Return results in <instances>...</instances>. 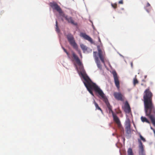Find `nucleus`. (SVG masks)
<instances>
[{
    "instance_id": "3",
    "label": "nucleus",
    "mask_w": 155,
    "mask_h": 155,
    "mask_svg": "<svg viewBox=\"0 0 155 155\" xmlns=\"http://www.w3.org/2000/svg\"><path fill=\"white\" fill-rule=\"evenodd\" d=\"M103 101L106 104L108 110L110 114L111 113L113 118L114 120L116 122L119 127H121V126L120 121L119 118L117 115L115 114L113 111L112 109V106L110 105L108 102V100L107 98L105 96L103 99Z\"/></svg>"
},
{
    "instance_id": "21",
    "label": "nucleus",
    "mask_w": 155,
    "mask_h": 155,
    "mask_svg": "<svg viewBox=\"0 0 155 155\" xmlns=\"http://www.w3.org/2000/svg\"><path fill=\"white\" fill-rule=\"evenodd\" d=\"M138 83V81L136 78L135 77V78L133 80V84L134 86H135L136 84H137Z\"/></svg>"
},
{
    "instance_id": "15",
    "label": "nucleus",
    "mask_w": 155,
    "mask_h": 155,
    "mask_svg": "<svg viewBox=\"0 0 155 155\" xmlns=\"http://www.w3.org/2000/svg\"><path fill=\"white\" fill-rule=\"evenodd\" d=\"M141 120L143 122H146L147 123L150 124V122L149 120L145 117L142 116L141 117Z\"/></svg>"
},
{
    "instance_id": "9",
    "label": "nucleus",
    "mask_w": 155,
    "mask_h": 155,
    "mask_svg": "<svg viewBox=\"0 0 155 155\" xmlns=\"http://www.w3.org/2000/svg\"><path fill=\"white\" fill-rule=\"evenodd\" d=\"M97 52H94L93 55L95 58V62L97 64L98 68L100 69H102V67L101 64L100 62L99 59L98 58L97 56Z\"/></svg>"
},
{
    "instance_id": "5",
    "label": "nucleus",
    "mask_w": 155,
    "mask_h": 155,
    "mask_svg": "<svg viewBox=\"0 0 155 155\" xmlns=\"http://www.w3.org/2000/svg\"><path fill=\"white\" fill-rule=\"evenodd\" d=\"M51 7L53 9L56 10L61 15H64V13L62 12L61 8L60 6L55 2H51L49 4Z\"/></svg>"
},
{
    "instance_id": "12",
    "label": "nucleus",
    "mask_w": 155,
    "mask_h": 155,
    "mask_svg": "<svg viewBox=\"0 0 155 155\" xmlns=\"http://www.w3.org/2000/svg\"><path fill=\"white\" fill-rule=\"evenodd\" d=\"M124 110L126 113L128 114L131 111L130 105L127 101H126L124 104Z\"/></svg>"
},
{
    "instance_id": "25",
    "label": "nucleus",
    "mask_w": 155,
    "mask_h": 155,
    "mask_svg": "<svg viewBox=\"0 0 155 155\" xmlns=\"http://www.w3.org/2000/svg\"><path fill=\"white\" fill-rule=\"evenodd\" d=\"M119 4H123V0H121L120 1H119L118 2Z\"/></svg>"
},
{
    "instance_id": "30",
    "label": "nucleus",
    "mask_w": 155,
    "mask_h": 155,
    "mask_svg": "<svg viewBox=\"0 0 155 155\" xmlns=\"http://www.w3.org/2000/svg\"><path fill=\"white\" fill-rule=\"evenodd\" d=\"M151 129L153 131H154V130H155L152 127H151Z\"/></svg>"
},
{
    "instance_id": "29",
    "label": "nucleus",
    "mask_w": 155,
    "mask_h": 155,
    "mask_svg": "<svg viewBox=\"0 0 155 155\" xmlns=\"http://www.w3.org/2000/svg\"><path fill=\"white\" fill-rule=\"evenodd\" d=\"M79 53L80 54V56H82L81 53V52L80 51H79Z\"/></svg>"
},
{
    "instance_id": "6",
    "label": "nucleus",
    "mask_w": 155,
    "mask_h": 155,
    "mask_svg": "<svg viewBox=\"0 0 155 155\" xmlns=\"http://www.w3.org/2000/svg\"><path fill=\"white\" fill-rule=\"evenodd\" d=\"M139 143V155H145L144 152L143 145L141 141L139 139H138Z\"/></svg>"
},
{
    "instance_id": "22",
    "label": "nucleus",
    "mask_w": 155,
    "mask_h": 155,
    "mask_svg": "<svg viewBox=\"0 0 155 155\" xmlns=\"http://www.w3.org/2000/svg\"><path fill=\"white\" fill-rule=\"evenodd\" d=\"M56 31L57 32H59L60 31L58 27V22L57 21H56Z\"/></svg>"
},
{
    "instance_id": "24",
    "label": "nucleus",
    "mask_w": 155,
    "mask_h": 155,
    "mask_svg": "<svg viewBox=\"0 0 155 155\" xmlns=\"http://www.w3.org/2000/svg\"><path fill=\"white\" fill-rule=\"evenodd\" d=\"M140 140H142L144 142L146 141L145 139L140 134Z\"/></svg>"
},
{
    "instance_id": "32",
    "label": "nucleus",
    "mask_w": 155,
    "mask_h": 155,
    "mask_svg": "<svg viewBox=\"0 0 155 155\" xmlns=\"http://www.w3.org/2000/svg\"><path fill=\"white\" fill-rule=\"evenodd\" d=\"M147 11L148 12H149V11H148V10H147Z\"/></svg>"
},
{
    "instance_id": "20",
    "label": "nucleus",
    "mask_w": 155,
    "mask_h": 155,
    "mask_svg": "<svg viewBox=\"0 0 155 155\" xmlns=\"http://www.w3.org/2000/svg\"><path fill=\"white\" fill-rule=\"evenodd\" d=\"M81 49L84 51H86L87 49V47L83 44H81L80 45Z\"/></svg>"
},
{
    "instance_id": "4",
    "label": "nucleus",
    "mask_w": 155,
    "mask_h": 155,
    "mask_svg": "<svg viewBox=\"0 0 155 155\" xmlns=\"http://www.w3.org/2000/svg\"><path fill=\"white\" fill-rule=\"evenodd\" d=\"M67 38L70 44L75 49L77 48L78 46L75 42L73 35L71 34H68L66 35Z\"/></svg>"
},
{
    "instance_id": "23",
    "label": "nucleus",
    "mask_w": 155,
    "mask_h": 155,
    "mask_svg": "<svg viewBox=\"0 0 155 155\" xmlns=\"http://www.w3.org/2000/svg\"><path fill=\"white\" fill-rule=\"evenodd\" d=\"M112 7L114 9H116L117 8V4L116 3L113 4L112 3L111 4Z\"/></svg>"
},
{
    "instance_id": "13",
    "label": "nucleus",
    "mask_w": 155,
    "mask_h": 155,
    "mask_svg": "<svg viewBox=\"0 0 155 155\" xmlns=\"http://www.w3.org/2000/svg\"><path fill=\"white\" fill-rule=\"evenodd\" d=\"M80 36L83 37L84 39L88 40L91 43H93L92 39L89 36L86 35L85 33H80Z\"/></svg>"
},
{
    "instance_id": "14",
    "label": "nucleus",
    "mask_w": 155,
    "mask_h": 155,
    "mask_svg": "<svg viewBox=\"0 0 155 155\" xmlns=\"http://www.w3.org/2000/svg\"><path fill=\"white\" fill-rule=\"evenodd\" d=\"M98 51L99 57L102 62L104 64V56L103 54V52L100 48L99 47L98 48Z\"/></svg>"
},
{
    "instance_id": "28",
    "label": "nucleus",
    "mask_w": 155,
    "mask_h": 155,
    "mask_svg": "<svg viewBox=\"0 0 155 155\" xmlns=\"http://www.w3.org/2000/svg\"><path fill=\"white\" fill-rule=\"evenodd\" d=\"M62 48L63 49L64 51L66 53L67 52V50L64 48L62 47Z\"/></svg>"
},
{
    "instance_id": "17",
    "label": "nucleus",
    "mask_w": 155,
    "mask_h": 155,
    "mask_svg": "<svg viewBox=\"0 0 155 155\" xmlns=\"http://www.w3.org/2000/svg\"><path fill=\"white\" fill-rule=\"evenodd\" d=\"M126 127H130V121L128 119L125 122Z\"/></svg>"
},
{
    "instance_id": "2",
    "label": "nucleus",
    "mask_w": 155,
    "mask_h": 155,
    "mask_svg": "<svg viewBox=\"0 0 155 155\" xmlns=\"http://www.w3.org/2000/svg\"><path fill=\"white\" fill-rule=\"evenodd\" d=\"M82 75L84 80V85L90 94L93 95L92 90H94L98 94L103 100L105 96L102 91L97 85L91 81L87 76L83 74H82Z\"/></svg>"
},
{
    "instance_id": "26",
    "label": "nucleus",
    "mask_w": 155,
    "mask_h": 155,
    "mask_svg": "<svg viewBox=\"0 0 155 155\" xmlns=\"http://www.w3.org/2000/svg\"><path fill=\"white\" fill-rule=\"evenodd\" d=\"M68 56V58H70V55H69V53H68V52L66 53Z\"/></svg>"
},
{
    "instance_id": "18",
    "label": "nucleus",
    "mask_w": 155,
    "mask_h": 155,
    "mask_svg": "<svg viewBox=\"0 0 155 155\" xmlns=\"http://www.w3.org/2000/svg\"><path fill=\"white\" fill-rule=\"evenodd\" d=\"M128 155H134V153L131 148H129L127 151Z\"/></svg>"
},
{
    "instance_id": "10",
    "label": "nucleus",
    "mask_w": 155,
    "mask_h": 155,
    "mask_svg": "<svg viewBox=\"0 0 155 155\" xmlns=\"http://www.w3.org/2000/svg\"><path fill=\"white\" fill-rule=\"evenodd\" d=\"M64 15L63 16L62 15H61V16L64 17L68 23H71V24L75 25H77V23L74 22V21L72 17H68L67 15H65L64 13Z\"/></svg>"
},
{
    "instance_id": "16",
    "label": "nucleus",
    "mask_w": 155,
    "mask_h": 155,
    "mask_svg": "<svg viewBox=\"0 0 155 155\" xmlns=\"http://www.w3.org/2000/svg\"><path fill=\"white\" fill-rule=\"evenodd\" d=\"M93 103L94 104L95 107H96V110H100L102 112V110L100 108V107H99L98 105L97 104V103L95 102L94 100Z\"/></svg>"
},
{
    "instance_id": "1",
    "label": "nucleus",
    "mask_w": 155,
    "mask_h": 155,
    "mask_svg": "<svg viewBox=\"0 0 155 155\" xmlns=\"http://www.w3.org/2000/svg\"><path fill=\"white\" fill-rule=\"evenodd\" d=\"M153 95L149 88L147 89L144 92L143 99L146 116L150 119L155 127V106L152 101Z\"/></svg>"
},
{
    "instance_id": "7",
    "label": "nucleus",
    "mask_w": 155,
    "mask_h": 155,
    "mask_svg": "<svg viewBox=\"0 0 155 155\" xmlns=\"http://www.w3.org/2000/svg\"><path fill=\"white\" fill-rule=\"evenodd\" d=\"M112 74L114 78L115 85L118 89H119L120 88V82L117 74L116 71H114L112 72Z\"/></svg>"
},
{
    "instance_id": "19",
    "label": "nucleus",
    "mask_w": 155,
    "mask_h": 155,
    "mask_svg": "<svg viewBox=\"0 0 155 155\" xmlns=\"http://www.w3.org/2000/svg\"><path fill=\"white\" fill-rule=\"evenodd\" d=\"M126 133L128 134H130L131 133L130 127H126Z\"/></svg>"
},
{
    "instance_id": "8",
    "label": "nucleus",
    "mask_w": 155,
    "mask_h": 155,
    "mask_svg": "<svg viewBox=\"0 0 155 155\" xmlns=\"http://www.w3.org/2000/svg\"><path fill=\"white\" fill-rule=\"evenodd\" d=\"M114 96L116 99L121 101H124V97L123 95L120 92H114Z\"/></svg>"
},
{
    "instance_id": "31",
    "label": "nucleus",
    "mask_w": 155,
    "mask_h": 155,
    "mask_svg": "<svg viewBox=\"0 0 155 155\" xmlns=\"http://www.w3.org/2000/svg\"><path fill=\"white\" fill-rule=\"evenodd\" d=\"M121 112V111H120V112H119V113H120Z\"/></svg>"
},
{
    "instance_id": "33",
    "label": "nucleus",
    "mask_w": 155,
    "mask_h": 155,
    "mask_svg": "<svg viewBox=\"0 0 155 155\" xmlns=\"http://www.w3.org/2000/svg\"><path fill=\"white\" fill-rule=\"evenodd\" d=\"M143 85V84H142L141 85Z\"/></svg>"
},
{
    "instance_id": "11",
    "label": "nucleus",
    "mask_w": 155,
    "mask_h": 155,
    "mask_svg": "<svg viewBox=\"0 0 155 155\" xmlns=\"http://www.w3.org/2000/svg\"><path fill=\"white\" fill-rule=\"evenodd\" d=\"M72 58L76 61L77 63L79 66L82 65V63L78 56L74 52H72Z\"/></svg>"
},
{
    "instance_id": "27",
    "label": "nucleus",
    "mask_w": 155,
    "mask_h": 155,
    "mask_svg": "<svg viewBox=\"0 0 155 155\" xmlns=\"http://www.w3.org/2000/svg\"><path fill=\"white\" fill-rule=\"evenodd\" d=\"M146 6L147 7H150V5L148 2H147Z\"/></svg>"
}]
</instances>
